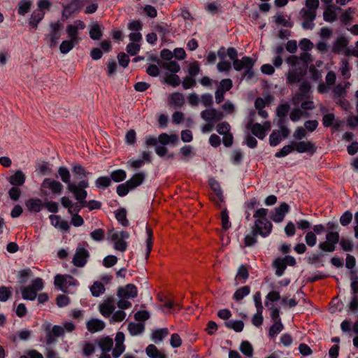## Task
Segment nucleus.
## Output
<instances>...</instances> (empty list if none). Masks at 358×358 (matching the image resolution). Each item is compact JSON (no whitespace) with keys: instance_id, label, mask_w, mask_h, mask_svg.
I'll use <instances>...</instances> for the list:
<instances>
[{"instance_id":"338daca9","label":"nucleus","mask_w":358,"mask_h":358,"mask_svg":"<svg viewBox=\"0 0 358 358\" xmlns=\"http://www.w3.org/2000/svg\"><path fill=\"white\" fill-rule=\"evenodd\" d=\"M91 238L97 242L102 241L105 238V232L102 229H96L90 233Z\"/></svg>"},{"instance_id":"a19ab883","label":"nucleus","mask_w":358,"mask_h":358,"mask_svg":"<svg viewBox=\"0 0 358 358\" xmlns=\"http://www.w3.org/2000/svg\"><path fill=\"white\" fill-rule=\"evenodd\" d=\"M90 36L92 40H99L102 36L101 26L96 22L90 26Z\"/></svg>"},{"instance_id":"a211bd4d","label":"nucleus","mask_w":358,"mask_h":358,"mask_svg":"<svg viewBox=\"0 0 358 358\" xmlns=\"http://www.w3.org/2000/svg\"><path fill=\"white\" fill-rule=\"evenodd\" d=\"M289 206L286 203H282L279 207L275 209L272 213L271 218L275 222H280L283 220L286 213L289 212Z\"/></svg>"},{"instance_id":"5fc2aeb1","label":"nucleus","mask_w":358,"mask_h":358,"mask_svg":"<svg viewBox=\"0 0 358 358\" xmlns=\"http://www.w3.org/2000/svg\"><path fill=\"white\" fill-rule=\"evenodd\" d=\"M286 117H279L278 121V126L280 128L279 130H280L282 132V138H287L290 132L289 129L287 128L286 125Z\"/></svg>"},{"instance_id":"f3484780","label":"nucleus","mask_w":358,"mask_h":358,"mask_svg":"<svg viewBox=\"0 0 358 358\" xmlns=\"http://www.w3.org/2000/svg\"><path fill=\"white\" fill-rule=\"evenodd\" d=\"M341 8L335 5L326 6L324 13V20L327 22H333L337 20L336 11H341Z\"/></svg>"},{"instance_id":"f704fd0d","label":"nucleus","mask_w":358,"mask_h":358,"mask_svg":"<svg viewBox=\"0 0 358 358\" xmlns=\"http://www.w3.org/2000/svg\"><path fill=\"white\" fill-rule=\"evenodd\" d=\"M224 325L229 329H233L236 332H241L244 327V323L242 320H227L224 322Z\"/></svg>"},{"instance_id":"412c9836","label":"nucleus","mask_w":358,"mask_h":358,"mask_svg":"<svg viewBox=\"0 0 358 358\" xmlns=\"http://www.w3.org/2000/svg\"><path fill=\"white\" fill-rule=\"evenodd\" d=\"M26 207L30 213H38L43 208V204L41 199H29L25 202Z\"/></svg>"},{"instance_id":"423d86ee","label":"nucleus","mask_w":358,"mask_h":358,"mask_svg":"<svg viewBox=\"0 0 358 358\" xmlns=\"http://www.w3.org/2000/svg\"><path fill=\"white\" fill-rule=\"evenodd\" d=\"M306 8L300 10V15L303 19L302 27L305 29H312L313 27V0L306 1Z\"/></svg>"},{"instance_id":"bb28decb","label":"nucleus","mask_w":358,"mask_h":358,"mask_svg":"<svg viewBox=\"0 0 358 358\" xmlns=\"http://www.w3.org/2000/svg\"><path fill=\"white\" fill-rule=\"evenodd\" d=\"M348 43V40L344 36H338L333 44L332 51L336 54H342Z\"/></svg>"},{"instance_id":"c85d7f7f","label":"nucleus","mask_w":358,"mask_h":358,"mask_svg":"<svg viewBox=\"0 0 358 358\" xmlns=\"http://www.w3.org/2000/svg\"><path fill=\"white\" fill-rule=\"evenodd\" d=\"M24 182L25 175L20 170L17 171L9 178V182L15 187L22 186L24 183Z\"/></svg>"},{"instance_id":"49530a36","label":"nucleus","mask_w":358,"mask_h":358,"mask_svg":"<svg viewBox=\"0 0 358 358\" xmlns=\"http://www.w3.org/2000/svg\"><path fill=\"white\" fill-rule=\"evenodd\" d=\"M58 174L59 175L61 180L68 185H74L75 183L71 182L70 181V172L69 169L65 166H60L58 169Z\"/></svg>"},{"instance_id":"2eb2a0df","label":"nucleus","mask_w":358,"mask_h":358,"mask_svg":"<svg viewBox=\"0 0 358 358\" xmlns=\"http://www.w3.org/2000/svg\"><path fill=\"white\" fill-rule=\"evenodd\" d=\"M310 84L308 81H303L299 86V92L295 94L294 98L295 102L299 103L303 99L309 97L310 94Z\"/></svg>"},{"instance_id":"5701e85b","label":"nucleus","mask_w":358,"mask_h":358,"mask_svg":"<svg viewBox=\"0 0 358 358\" xmlns=\"http://www.w3.org/2000/svg\"><path fill=\"white\" fill-rule=\"evenodd\" d=\"M168 100L169 105L173 106L175 108H180L185 103V97L183 94L180 92L171 94Z\"/></svg>"},{"instance_id":"473e14b6","label":"nucleus","mask_w":358,"mask_h":358,"mask_svg":"<svg viewBox=\"0 0 358 358\" xmlns=\"http://www.w3.org/2000/svg\"><path fill=\"white\" fill-rule=\"evenodd\" d=\"M36 292L30 285L21 287L22 296L24 300L34 301L37 296Z\"/></svg>"},{"instance_id":"20e7f679","label":"nucleus","mask_w":358,"mask_h":358,"mask_svg":"<svg viewBox=\"0 0 358 358\" xmlns=\"http://www.w3.org/2000/svg\"><path fill=\"white\" fill-rule=\"evenodd\" d=\"M50 32L45 35L44 41L50 48H54L58 44L59 40L62 36L60 29L62 24L59 21L56 22H51L50 24Z\"/></svg>"},{"instance_id":"2f4dec72","label":"nucleus","mask_w":358,"mask_h":358,"mask_svg":"<svg viewBox=\"0 0 358 358\" xmlns=\"http://www.w3.org/2000/svg\"><path fill=\"white\" fill-rule=\"evenodd\" d=\"M146 355L150 358H166L164 353L159 351L157 348L152 344L149 345L145 349Z\"/></svg>"},{"instance_id":"c9c22d12","label":"nucleus","mask_w":358,"mask_h":358,"mask_svg":"<svg viewBox=\"0 0 358 358\" xmlns=\"http://www.w3.org/2000/svg\"><path fill=\"white\" fill-rule=\"evenodd\" d=\"M32 6L31 0H21L18 3L17 13L22 16L30 11Z\"/></svg>"},{"instance_id":"37998d69","label":"nucleus","mask_w":358,"mask_h":358,"mask_svg":"<svg viewBox=\"0 0 358 358\" xmlns=\"http://www.w3.org/2000/svg\"><path fill=\"white\" fill-rule=\"evenodd\" d=\"M282 134L280 130H273L269 136V143L271 146L278 145L282 139Z\"/></svg>"},{"instance_id":"052dcab7","label":"nucleus","mask_w":358,"mask_h":358,"mask_svg":"<svg viewBox=\"0 0 358 358\" xmlns=\"http://www.w3.org/2000/svg\"><path fill=\"white\" fill-rule=\"evenodd\" d=\"M294 151V146L292 143L289 145H285L278 152H275V157L277 158H281L287 156L289 153Z\"/></svg>"},{"instance_id":"69168bd1","label":"nucleus","mask_w":358,"mask_h":358,"mask_svg":"<svg viewBox=\"0 0 358 358\" xmlns=\"http://www.w3.org/2000/svg\"><path fill=\"white\" fill-rule=\"evenodd\" d=\"M165 82L172 87H177L180 84V79L176 73L167 76L165 78Z\"/></svg>"},{"instance_id":"774afa93","label":"nucleus","mask_w":358,"mask_h":358,"mask_svg":"<svg viewBox=\"0 0 358 358\" xmlns=\"http://www.w3.org/2000/svg\"><path fill=\"white\" fill-rule=\"evenodd\" d=\"M231 126L227 122L219 123L216 127L217 133L220 135H224L230 132Z\"/></svg>"},{"instance_id":"de8ad7c7","label":"nucleus","mask_w":358,"mask_h":358,"mask_svg":"<svg viewBox=\"0 0 358 358\" xmlns=\"http://www.w3.org/2000/svg\"><path fill=\"white\" fill-rule=\"evenodd\" d=\"M115 218L122 226L127 227L129 225V221L127 218V211L124 208H121L116 211Z\"/></svg>"},{"instance_id":"b1692460","label":"nucleus","mask_w":358,"mask_h":358,"mask_svg":"<svg viewBox=\"0 0 358 358\" xmlns=\"http://www.w3.org/2000/svg\"><path fill=\"white\" fill-rule=\"evenodd\" d=\"M145 178V173L144 172H138L135 173L130 179L127 180V185L130 189H135L141 185Z\"/></svg>"},{"instance_id":"bf43d9fd","label":"nucleus","mask_w":358,"mask_h":358,"mask_svg":"<svg viewBox=\"0 0 358 358\" xmlns=\"http://www.w3.org/2000/svg\"><path fill=\"white\" fill-rule=\"evenodd\" d=\"M283 329V324L281 322H275L270 327L268 331V336L271 338H275Z\"/></svg>"},{"instance_id":"e2e57ef3","label":"nucleus","mask_w":358,"mask_h":358,"mask_svg":"<svg viewBox=\"0 0 358 358\" xmlns=\"http://www.w3.org/2000/svg\"><path fill=\"white\" fill-rule=\"evenodd\" d=\"M11 295L12 292L10 291V287H7L5 286L0 287V301H7L10 299Z\"/></svg>"},{"instance_id":"13d9d810","label":"nucleus","mask_w":358,"mask_h":358,"mask_svg":"<svg viewBox=\"0 0 358 358\" xmlns=\"http://www.w3.org/2000/svg\"><path fill=\"white\" fill-rule=\"evenodd\" d=\"M289 110L290 106L288 103H281L276 108V115L278 117H287Z\"/></svg>"},{"instance_id":"58836bf2","label":"nucleus","mask_w":358,"mask_h":358,"mask_svg":"<svg viewBox=\"0 0 358 358\" xmlns=\"http://www.w3.org/2000/svg\"><path fill=\"white\" fill-rule=\"evenodd\" d=\"M78 43L71 39L63 41L59 45V50L62 54L69 53Z\"/></svg>"},{"instance_id":"0eeeda50","label":"nucleus","mask_w":358,"mask_h":358,"mask_svg":"<svg viewBox=\"0 0 358 358\" xmlns=\"http://www.w3.org/2000/svg\"><path fill=\"white\" fill-rule=\"evenodd\" d=\"M45 331L47 345L55 343L57 338L64 334V328L59 325L52 326L51 324H47L45 325Z\"/></svg>"},{"instance_id":"09e8293b","label":"nucleus","mask_w":358,"mask_h":358,"mask_svg":"<svg viewBox=\"0 0 358 358\" xmlns=\"http://www.w3.org/2000/svg\"><path fill=\"white\" fill-rule=\"evenodd\" d=\"M66 34L68 35L69 39H71L77 43L80 42V38L78 37V30L74 27V26L71 24H69L66 26Z\"/></svg>"},{"instance_id":"39448f33","label":"nucleus","mask_w":358,"mask_h":358,"mask_svg":"<svg viewBox=\"0 0 358 358\" xmlns=\"http://www.w3.org/2000/svg\"><path fill=\"white\" fill-rule=\"evenodd\" d=\"M78 285V280L70 275L57 274L55 277V285L63 292H70V288Z\"/></svg>"},{"instance_id":"c756f323","label":"nucleus","mask_w":358,"mask_h":358,"mask_svg":"<svg viewBox=\"0 0 358 358\" xmlns=\"http://www.w3.org/2000/svg\"><path fill=\"white\" fill-rule=\"evenodd\" d=\"M209 185L221 202H224L223 192L219 182L213 178L209 179Z\"/></svg>"},{"instance_id":"9b49d317","label":"nucleus","mask_w":358,"mask_h":358,"mask_svg":"<svg viewBox=\"0 0 358 358\" xmlns=\"http://www.w3.org/2000/svg\"><path fill=\"white\" fill-rule=\"evenodd\" d=\"M108 239L114 243V249L117 251L123 252L127 250L128 244L127 243L119 238V233L117 231H110L108 236Z\"/></svg>"},{"instance_id":"393cba45","label":"nucleus","mask_w":358,"mask_h":358,"mask_svg":"<svg viewBox=\"0 0 358 358\" xmlns=\"http://www.w3.org/2000/svg\"><path fill=\"white\" fill-rule=\"evenodd\" d=\"M351 69L352 66L350 65L349 59L347 58H343L339 64L338 71L341 73L343 79L348 80L351 77Z\"/></svg>"},{"instance_id":"7c9ffc66","label":"nucleus","mask_w":358,"mask_h":358,"mask_svg":"<svg viewBox=\"0 0 358 358\" xmlns=\"http://www.w3.org/2000/svg\"><path fill=\"white\" fill-rule=\"evenodd\" d=\"M292 144L294 146V150H296L299 153H303L306 152H308L313 148V144L310 142L292 141Z\"/></svg>"},{"instance_id":"603ef678","label":"nucleus","mask_w":358,"mask_h":358,"mask_svg":"<svg viewBox=\"0 0 358 358\" xmlns=\"http://www.w3.org/2000/svg\"><path fill=\"white\" fill-rule=\"evenodd\" d=\"M90 291L92 296L98 297L105 292V287L101 282H95L90 287Z\"/></svg>"},{"instance_id":"c03bdc74","label":"nucleus","mask_w":358,"mask_h":358,"mask_svg":"<svg viewBox=\"0 0 358 358\" xmlns=\"http://www.w3.org/2000/svg\"><path fill=\"white\" fill-rule=\"evenodd\" d=\"M127 177V173L123 169H117L111 172L109 177L115 182L123 181Z\"/></svg>"},{"instance_id":"4468645a","label":"nucleus","mask_w":358,"mask_h":358,"mask_svg":"<svg viewBox=\"0 0 358 358\" xmlns=\"http://www.w3.org/2000/svg\"><path fill=\"white\" fill-rule=\"evenodd\" d=\"M68 190L73 194L75 199L79 203L83 204V206L86 205L87 192L85 189H80V188L74 184L68 185Z\"/></svg>"},{"instance_id":"e433bc0d","label":"nucleus","mask_w":358,"mask_h":358,"mask_svg":"<svg viewBox=\"0 0 358 358\" xmlns=\"http://www.w3.org/2000/svg\"><path fill=\"white\" fill-rule=\"evenodd\" d=\"M273 266L275 270V275L278 277L282 276L284 274L285 270L286 269V263L283 262L281 258H276L273 262Z\"/></svg>"},{"instance_id":"6ab92c4d","label":"nucleus","mask_w":358,"mask_h":358,"mask_svg":"<svg viewBox=\"0 0 358 358\" xmlns=\"http://www.w3.org/2000/svg\"><path fill=\"white\" fill-rule=\"evenodd\" d=\"M105 327V322L98 318H92L86 322V328L90 333L100 331L103 330Z\"/></svg>"},{"instance_id":"72a5a7b5","label":"nucleus","mask_w":358,"mask_h":358,"mask_svg":"<svg viewBox=\"0 0 358 358\" xmlns=\"http://www.w3.org/2000/svg\"><path fill=\"white\" fill-rule=\"evenodd\" d=\"M252 61L250 57L245 56L241 59L238 58L233 61V66L234 70L240 71L245 69V67Z\"/></svg>"},{"instance_id":"3c124183","label":"nucleus","mask_w":358,"mask_h":358,"mask_svg":"<svg viewBox=\"0 0 358 358\" xmlns=\"http://www.w3.org/2000/svg\"><path fill=\"white\" fill-rule=\"evenodd\" d=\"M275 22L278 24H281L285 27H292L293 26V23L290 21L289 19H286V17L280 13H276L274 16Z\"/></svg>"},{"instance_id":"9d476101","label":"nucleus","mask_w":358,"mask_h":358,"mask_svg":"<svg viewBox=\"0 0 358 358\" xmlns=\"http://www.w3.org/2000/svg\"><path fill=\"white\" fill-rule=\"evenodd\" d=\"M115 309V302L113 298H108L99 306L100 313L106 318H109Z\"/></svg>"},{"instance_id":"f03ea898","label":"nucleus","mask_w":358,"mask_h":358,"mask_svg":"<svg viewBox=\"0 0 358 358\" xmlns=\"http://www.w3.org/2000/svg\"><path fill=\"white\" fill-rule=\"evenodd\" d=\"M272 224L267 219H256L251 232L244 238L245 247H252L257 242V235L265 238L268 236L272 230Z\"/></svg>"},{"instance_id":"dca6fc26","label":"nucleus","mask_w":358,"mask_h":358,"mask_svg":"<svg viewBox=\"0 0 358 358\" xmlns=\"http://www.w3.org/2000/svg\"><path fill=\"white\" fill-rule=\"evenodd\" d=\"M137 294V288L133 284H128L125 287H121L117 291V296L120 298H135Z\"/></svg>"},{"instance_id":"f257e3e1","label":"nucleus","mask_w":358,"mask_h":358,"mask_svg":"<svg viewBox=\"0 0 358 358\" xmlns=\"http://www.w3.org/2000/svg\"><path fill=\"white\" fill-rule=\"evenodd\" d=\"M299 46L303 51L300 56L291 55L286 59V62L290 66L287 76V83H299L305 76L308 69V63L311 61V55L308 51L313 48V43L307 38L299 41ZM309 71L313 75V66H309Z\"/></svg>"},{"instance_id":"79ce46f5","label":"nucleus","mask_w":358,"mask_h":358,"mask_svg":"<svg viewBox=\"0 0 358 358\" xmlns=\"http://www.w3.org/2000/svg\"><path fill=\"white\" fill-rule=\"evenodd\" d=\"M72 172L78 179H83V178L87 177L88 175L91 174L90 172L86 171L85 167L79 164H76L72 167Z\"/></svg>"},{"instance_id":"6e6d98bb","label":"nucleus","mask_w":358,"mask_h":358,"mask_svg":"<svg viewBox=\"0 0 358 358\" xmlns=\"http://www.w3.org/2000/svg\"><path fill=\"white\" fill-rule=\"evenodd\" d=\"M126 317V313L122 310H118L113 312L111 316L109 317L110 323L120 322Z\"/></svg>"},{"instance_id":"f8f14e48","label":"nucleus","mask_w":358,"mask_h":358,"mask_svg":"<svg viewBox=\"0 0 358 358\" xmlns=\"http://www.w3.org/2000/svg\"><path fill=\"white\" fill-rule=\"evenodd\" d=\"M43 189H49L54 194H60L63 189L62 184L50 178H45L41 184Z\"/></svg>"},{"instance_id":"0e129e2a","label":"nucleus","mask_w":358,"mask_h":358,"mask_svg":"<svg viewBox=\"0 0 358 358\" xmlns=\"http://www.w3.org/2000/svg\"><path fill=\"white\" fill-rule=\"evenodd\" d=\"M164 67L173 73H176L180 70V65L176 61H169L164 64Z\"/></svg>"},{"instance_id":"cd10ccee","label":"nucleus","mask_w":358,"mask_h":358,"mask_svg":"<svg viewBox=\"0 0 358 358\" xmlns=\"http://www.w3.org/2000/svg\"><path fill=\"white\" fill-rule=\"evenodd\" d=\"M45 13L41 10H34L29 19V24L34 29H37L38 24L43 19Z\"/></svg>"},{"instance_id":"aec40b11","label":"nucleus","mask_w":358,"mask_h":358,"mask_svg":"<svg viewBox=\"0 0 358 358\" xmlns=\"http://www.w3.org/2000/svg\"><path fill=\"white\" fill-rule=\"evenodd\" d=\"M246 127L258 138L262 140L265 138L266 129L264 126H262L259 123L253 124L252 122H250L247 124Z\"/></svg>"},{"instance_id":"4d7b16f0","label":"nucleus","mask_w":358,"mask_h":358,"mask_svg":"<svg viewBox=\"0 0 358 358\" xmlns=\"http://www.w3.org/2000/svg\"><path fill=\"white\" fill-rule=\"evenodd\" d=\"M248 275L249 273L247 268L243 265H241L236 275V279L243 283L248 278Z\"/></svg>"},{"instance_id":"680f3d73","label":"nucleus","mask_w":358,"mask_h":358,"mask_svg":"<svg viewBox=\"0 0 358 358\" xmlns=\"http://www.w3.org/2000/svg\"><path fill=\"white\" fill-rule=\"evenodd\" d=\"M222 226L224 230L230 228L231 222H229V213L227 208H224L221 212Z\"/></svg>"},{"instance_id":"a878e982","label":"nucleus","mask_w":358,"mask_h":358,"mask_svg":"<svg viewBox=\"0 0 358 358\" xmlns=\"http://www.w3.org/2000/svg\"><path fill=\"white\" fill-rule=\"evenodd\" d=\"M96 343L100 348L103 353H106L111 350L113 341L110 337L106 336L97 339Z\"/></svg>"},{"instance_id":"ddd939ff","label":"nucleus","mask_w":358,"mask_h":358,"mask_svg":"<svg viewBox=\"0 0 358 358\" xmlns=\"http://www.w3.org/2000/svg\"><path fill=\"white\" fill-rule=\"evenodd\" d=\"M83 6V3L82 0H72L69 4L62 5V16L66 18L69 17L73 13L80 9Z\"/></svg>"},{"instance_id":"4be33fe9","label":"nucleus","mask_w":358,"mask_h":358,"mask_svg":"<svg viewBox=\"0 0 358 358\" xmlns=\"http://www.w3.org/2000/svg\"><path fill=\"white\" fill-rule=\"evenodd\" d=\"M159 143L163 145H172L174 146L178 142V136L162 133L158 136Z\"/></svg>"},{"instance_id":"a18cd8bd","label":"nucleus","mask_w":358,"mask_h":358,"mask_svg":"<svg viewBox=\"0 0 358 358\" xmlns=\"http://www.w3.org/2000/svg\"><path fill=\"white\" fill-rule=\"evenodd\" d=\"M250 292V287L248 285L241 287L238 289L234 294L233 298L236 301H240L245 296H248Z\"/></svg>"},{"instance_id":"6e6552de","label":"nucleus","mask_w":358,"mask_h":358,"mask_svg":"<svg viewBox=\"0 0 358 358\" xmlns=\"http://www.w3.org/2000/svg\"><path fill=\"white\" fill-rule=\"evenodd\" d=\"M200 115L205 122H210L214 124L220 121L224 116L222 111H218L212 107L201 111Z\"/></svg>"},{"instance_id":"4c0bfd02","label":"nucleus","mask_w":358,"mask_h":358,"mask_svg":"<svg viewBox=\"0 0 358 358\" xmlns=\"http://www.w3.org/2000/svg\"><path fill=\"white\" fill-rule=\"evenodd\" d=\"M169 334L167 328L158 329L152 331V339L155 343L162 341Z\"/></svg>"},{"instance_id":"1a4fd4ad","label":"nucleus","mask_w":358,"mask_h":358,"mask_svg":"<svg viewBox=\"0 0 358 358\" xmlns=\"http://www.w3.org/2000/svg\"><path fill=\"white\" fill-rule=\"evenodd\" d=\"M90 257L89 252L83 247H78L73 256L72 263L77 267H83Z\"/></svg>"},{"instance_id":"864d4df0","label":"nucleus","mask_w":358,"mask_h":358,"mask_svg":"<svg viewBox=\"0 0 358 358\" xmlns=\"http://www.w3.org/2000/svg\"><path fill=\"white\" fill-rule=\"evenodd\" d=\"M241 352L246 357H250L253 355V348L248 341H243L240 345Z\"/></svg>"},{"instance_id":"8fccbe9b","label":"nucleus","mask_w":358,"mask_h":358,"mask_svg":"<svg viewBox=\"0 0 358 358\" xmlns=\"http://www.w3.org/2000/svg\"><path fill=\"white\" fill-rule=\"evenodd\" d=\"M111 184V179L108 176L99 177L95 181V186L99 189H105Z\"/></svg>"},{"instance_id":"ea45409f","label":"nucleus","mask_w":358,"mask_h":358,"mask_svg":"<svg viewBox=\"0 0 358 358\" xmlns=\"http://www.w3.org/2000/svg\"><path fill=\"white\" fill-rule=\"evenodd\" d=\"M144 324L142 323L130 322L128 324V331L131 336H137L144 331Z\"/></svg>"},{"instance_id":"7ed1b4c3","label":"nucleus","mask_w":358,"mask_h":358,"mask_svg":"<svg viewBox=\"0 0 358 358\" xmlns=\"http://www.w3.org/2000/svg\"><path fill=\"white\" fill-rule=\"evenodd\" d=\"M349 82L337 84L331 91L332 98L344 110H347L350 107L349 101L345 99L347 96V89L350 87Z\"/></svg>"}]
</instances>
